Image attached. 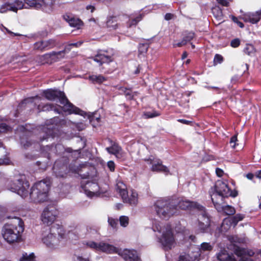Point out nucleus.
<instances>
[{
	"instance_id": "obj_1",
	"label": "nucleus",
	"mask_w": 261,
	"mask_h": 261,
	"mask_svg": "<svg viewBox=\"0 0 261 261\" xmlns=\"http://www.w3.org/2000/svg\"><path fill=\"white\" fill-rule=\"evenodd\" d=\"M24 230L23 222L15 217L13 223L5 224L2 229V235L6 241L11 244L18 241Z\"/></svg>"
},
{
	"instance_id": "obj_2",
	"label": "nucleus",
	"mask_w": 261,
	"mask_h": 261,
	"mask_svg": "<svg viewBox=\"0 0 261 261\" xmlns=\"http://www.w3.org/2000/svg\"><path fill=\"white\" fill-rule=\"evenodd\" d=\"M45 97L49 100L59 99L61 104L63 105V110L69 114L74 113L83 115L84 112L71 103L66 98L64 93L57 89H48L43 92Z\"/></svg>"
},
{
	"instance_id": "obj_3",
	"label": "nucleus",
	"mask_w": 261,
	"mask_h": 261,
	"mask_svg": "<svg viewBox=\"0 0 261 261\" xmlns=\"http://www.w3.org/2000/svg\"><path fill=\"white\" fill-rule=\"evenodd\" d=\"M152 230L161 234L159 237V241L165 250L171 249L174 247L175 241L170 225H163L160 222L155 221L153 224Z\"/></svg>"
},
{
	"instance_id": "obj_4",
	"label": "nucleus",
	"mask_w": 261,
	"mask_h": 261,
	"mask_svg": "<svg viewBox=\"0 0 261 261\" xmlns=\"http://www.w3.org/2000/svg\"><path fill=\"white\" fill-rule=\"evenodd\" d=\"M177 206L182 210L196 209L201 212L199 218V227L202 232L206 231L210 225V220L203 206L196 202L181 200L178 202Z\"/></svg>"
},
{
	"instance_id": "obj_5",
	"label": "nucleus",
	"mask_w": 261,
	"mask_h": 261,
	"mask_svg": "<svg viewBox=\"0 0 261 261\" xmlns=\"http://www.w3.org/2000/svg\"><path fill=\"white\" fill-rule=\"evenodd\" d=\"M58 237L51 232H45L42 233V241L47 247L50 249H56L65 245L67 241L65 230L62 227L57 230Z\"/></svg>"
},
{
	"instance_id": "obj_6",
	"label": "nucleus",
	"mask_w": 261,
	"mask_h": 261,
	"mask_svg": "<svg viewBox=\"0 0 261 261\" xmlns=\"http://www.w3.org/2000/svg\"><path fill=\"white\" fill-rule=\"evenodd\" d=\"M209 193L213 203L215 201H224L225 198L229 196L235 197L238 195L236 191L230 190L227 184L222 180H218L214 187L211 188Z\"/></svg>"
},
{
	"instance_id": "obj_7",
	"label": "nucleus",
	"mask_w": 261,
	"mask_h": 261,
	"mask_svg": "<svg viewBox=\"0 0 261 261\" xmlns=\"http://www.w3.org/2000/svg\"><path fill=\"white\" fill-rule=\"evenodd\" d=\"M154 207L157 215L163 219H169L177 212V205L169 200H158Z\"/></svg>"
},
{
	"instance_id": "obj_8",
	"label": "nucleus",
	"mask_w": 261,
	"mask_h": 261,
	"mask_svg": "<svg viewBox=\"0 0 261 261\" xmlns=\"http://www.w3.org/2000/svg\"><path fill=\"white\" fill-rule=\"evenodd\" d=\"M49 184L45 181L36 182L31 189L30 195L35 202H43L48 200Z\"/></svg>"
},
{
	"instance_id": "obj_9",
	"label": "nucleus",
	"mask_w": 261,
	"mask_h": 261,
	"mask_svg": "<svg viewBox=\"0 0 261 261\" xmlns=\"http://www.w3.org/2000/svg\"><path fill=\"white\" fill-rule=\"evenodd\" d=\"M116 189L123 202L132 206L137 205L138 202V195L136 191L132 189L128 191L126 186L122 181L117 182Z\"/></svg>"
},
{
	"instance_id": "obj_10",
	"label": "nucleus",
	"mask_w": 261,
	"mask_h": 261,
	"mask_svg": "<svg viewBox=\"0 0 261 261\" xmlns=\"http://www.w3.org/2000/svg\"><path fill=\"white\" fill-rule=\"evenodd\" d=\"M23 8L29 7L34 8L36 9H41L46 13L51 12L55 6V0H24Z\"/></svg>"
},
{
	"instance_id": "obj_11",
	"label": "nucleus",
	"mask_w": 261,
	"mask_h": 261,
	"mask_svg": "<svg viewBox=\"0 0 261 261\" xmlns=\"http://www.w3.org/2000/svg\"><path fill=\"white\" fill-rule=\"evenodd\" d=\"M7 188L9 190L17 193L24 198L29 194V185L28 181L22 182L21 180L17 179L10 182L7 186Z\"/></svg>"
},
{
	"instance_id": "obj_12",
	"label": "nucleus",
	"mask_w": 261,
	"mask_h": 261,
	"mask_svg": "<svg viewBox=\"0 0 261 261\" xmlns=\"http://www.w3.org/2000/svg\"><path fill=\"white\" fill-rule=\"evenodd\" d=\"M58 215V211L54 205H48L43 210L41 220L42 222L47 225L52 224L56 220Z\"/></svg>"
},
{
	"instance_id": "obj_13",
	"label": "nucleus",
	"mask_w": 261,
	"mask_h": 261,
	"mask_svg": "<svg viewBox=\"0 0 261 261\" xmlns=\"http://www.w3.org/2000/svg\"><path fill=\"white\" fill-rule=\"evenodd\" d=\"M99 186L97 183L87 181L85 184H81V192L84 193L88 197H92L97 195L99 192Z\"/></svg>"
},
{
	"instance_id": "obj_14",
	"label": "nucleus",
	"mask_w": 261,
	"mask_h": 261,
	"mask_svg": "<svg viewBox=\"0 0 261 261\" xmlns=\"http://www.w3.org/2000/svg\"><path fill=\"white\" fill-rule=\"evenodd\" d=\"M149 164L151 165V169L153 172H163L168 174L169 172L168 168L162 164V162L159 159H151L145 160Z\"/></svg>"
},
{
	"instance_id": "obj_15",
	"label": "nucleus",
	"mask_w": 261,
	"mask_h": 261,
	"mask_svg": "<svg viewBox=\"0 0 261 261\" xmlns=\"http://www.w3.org/2000/svg\"><path fill=\"white\" fill-rule=\"evenodd\" d=\"M24 4L22 1L15 0L14 3H6L0 7V13H4L8 11L17 12L18 10L23 9Z\"/></svg>"
},
{
	"instance_id": "obj_16",
	"label": "nucleus",
	"mask_w": 261,
	"mask_h": 261,
	"mask_svg": "<svg viewBox=\"0 0 261 261\" xmlns=\"http://www.w3.org/2000/svg\"><path fill=\"white\" fill-rule=\"evenodd\" d=\"M125 261H141L137 252L135 250L119 249L118 253Z\"/></svg>"
},
{
	"instance_id": "obj_17",
	"label": "nucleus",
	"mask_w": 261,
	"mask_h": 261,
	"mask_svg": "<svg viewBox=\"0 0 261 261\" xmlns=\"http://www.w3.org/2000/svg\"><path fill=\"white\" fill-rule=\"evenodd\" d=\"M223 201H216L213 203L215 207L219 212H223L227 215H233L236 213L235 208L229 205H224Z\"/></svg>"
},
{
	"instance_id": "obj_18",
	"label": "nucleus",
	"mask_w": 261,
	"mask_h": 261,
	"mask_svg": "<svg viewBox=\"0 0 261 261\" xmlns=\"http://www.w3.org/2000/svg\"><path fill=\"white\" fill-rule=\"evenodd\" d=\"M261 18V10L256 11L254 13L244 14L242 18L245 22H250L251 23H256L258 22Z\"/></svg>"
},
{
	"instance_id": "obj_19",
	"label": "nucleus",
	"mask_w": 261,
	"mask_h": 261,
	"mask_svg": "<svg viewBox=\"0 0 261 261\" xmlns=\"http://www.w3.org/2000/svg\"><path fill=\"white\" fill-rule=\"evenodd\" d=\"M55 45V41L50 39L35 43L34 44V48L40 50H45L53 48Z\"/></svg>"
},
{
	"instance_id": "obj_20",
	"label": "nucleus",
	"mask_w": 261,
	"mask_h": 261,
	"mask_svg": "<svg viewBox=\"0 0 261 261\" xmlns=\"http://www.w3.org/2000/svg\"><path fill=\"white\" fill-rule=\"evenodd\" d=\"M119 248L103 241L99 243V250L107 253H118Z\"/></svg>"
},
{
	"instance_id": "obj_21",
	"label": "nucleus",
	"mask_w": 261,
	"mask_h": 261,
	"mask_svg": "<svg viewBox=\"0 0 261 261\" xmlns=\"http://www.w3.org/2000/svg\"><path fill=\"white\" fill-rule=\"evenodd\" d=\"M107 51L103 53H98L94 58L93 60L95 62L98 63L99 65H101L104 63H109L113 61L112 56L106 54Z\"/></svg>"
},
{
	"instance_id": "obj_22",
	"label": "nucleus",
	"mask_w": 261,
	"mask_h": 261,
	"mask_svg": "<svg viewBox=\"0 0 261 261\" xmlns=\"http://www.w3.org/2000/svg\"><path fill=\"white\" fill-rule=\"evenodd\" d=\"M182 39L181 42L173 44V47H181L191 41L195 37V33L192 31H184L182 34Z\"/></svg>"
},
{
	"instance_id": "obj_23",
	"label": "nucleus",
	"mask_w": 261,
	"mask_h": 261,
	"mask_svg": "<svg viewBox=\"0 0 261 261\" xmlns=\"http://www.w3.org/2000/svg\"><path fill=\"white\" fill-rule=\"evenodd\" d=\"M64 20L67 21L70 26L79 29L83 25V22L79 18H74L71 15L66 14L63 16Z\"/></svg>"
},
{
	"instance_id": "obj_24",
	"label": "nucleus",
	"mask_w": 261,
	"mask_h": 261,
	"mask_svg": "<svg viewBox=\"0 0 261 261\" xmlns=\"http://www.w3.org/2000/svg\"><path fill=\"white\" fill-rule=\"evenodd\" d=\"M106 27L110 31H113L120 29L121 25L117 22L116 17L110 16L107 18Z\"/></svg>"
},
{
	"instance_id": "obj_25",
	"label": "nucleus",
	"mask_w": 261,
	"mask_h": 261,
	"mask_svg": "<svg viewBox=\"0 0 261 261\" xmlns=\"http://www.w3.org/2000/svg\"><path fill=\"white\" fill-rule=\"evenodd\" d=\"M106 150L109 153L115 155L117 158H120L123 156L121 147L116 143L112 144L111 147H107Z\"/></svg>"
},
{
	"instance_id": "obj_26",
	"label": "nucleus",
	"mask_w": 261,
	"mask_h": 261,
	"mask_svg": "<svg viewBox=\"0 0 261 261\" xmlns=\"http://www.w3.org/2000/svg\"><path fill=\"white\" fill-rule=\"evenodd\" d=\"M53 170L54 173L57 177H64L67 174V167L63 165L60 168H59L57 162L55 163L53 167Z\"/></svg>"
},
{
	"instance_id": "obj_27",
	"label": "nucleus",
	"mask_w": 261,
	"mask_h": 261,
	"mask_svg": "<svg viewBox=\"0 0 261 261\" xmlns=\"http://www.w3.org/2000/svg\"><path fill=\"white\" fill-rule=\"evenodd\" d=\"M199 256L200 254L198 252H196L193 255L185 254L180 255L178 261H199Z\"/></svg>"
},
{
	"instance_id": "obj_28",
	"label": "nucleus",
	"mask_w": 261,
	"mask_h": 261,
	"mask_svg": "<svg viewBox=\"0 0 261 261\" xmlns=\"http://www.w3.org/2000/svg\"><path fill=\"white\" fill-rule=\"evenodd\" d=\"M232 225H233V223L229 218L224 219L221 226V231L222 232L227 231L230 229Z\"/></svg>"
},
{
	"instance_id": "obj_29",
	"label": "nucleus",
	"mask_w": 261,
	"mask_h": 261,
	"mask_svg": "<svg viewBox=\"0 0 261 261\" xmlns=\"http://www.w3.org/2000/svg\"><path fill=\"white\" fill-rule=\"evenodd\" d=\"M121 89L124 90V95L126 98L128 99H133L135 96L138 95L137 92H132V90L130 89H127L126 88L121 87Z\"/></svg>"
},
{
	"instance_id": "obj_30",
	"label": "nucleus",
	"mask_w": 261,
	"mask_h": 261,
	"mask_svg": "<svg viewBox=\"0 0 261 261\" xmlns=\"http://www.w3.org/2000/svg\"><path fill=\"white\" fill-rule=\"evenodd\" d=\"M67 53V52L65 51V49L64 48V49L62 51L58 52L53 51L49 54V56L52 59L58 60L63 58L64 57L65 54Z\"/></svg>"
},
{
	"instance_id": "obj_31",
	"label": "nucleus",
	"mask_w": 261,
	"mask_h": 261,
	"mask_svg": "<svg viewBox=\"0 0 261 261\" xmlns=\"http://www.w3.org/2000/svg\"><path fill=\"white\" fill-rule=\"evenodd\" d=\"M142 17L143 16L141 14H139L135 17H131L127 22V25L129 27H131L133 25H136L142 19Z\"/></svg>"
},
{
	"instance_id": "obj_32",
	"label": "nucleus",
	"mask_w": 261,
	"mask_h": 261,
	"mask_svg": "<svg viewBox=\"0 0 261 261\" xmlns=\"http://www.w3.org/2000/svg\"><path fill=\"white\" fill-rule=\"evenodd\" d=\"M89 79L90 80H91L93 83H101L105 81L106 80V78L101 75H90L89 77Z\"/></svg>"
},
{
	"instance_id": "obj_33",
	"label": "nucleus",
	"mask_w": 261,
	"mask_h": 261,
	"mask_svg": "<svg viewBox=\"0 0 261 261\" xmlns=\"http://www.w3.org/2000/svg\"><path fill=\"white\" fill-rule=\"evenodd\" d=\"M148 44L146 43L140 44L138 47V56L140 58L141 56H144L145 54L147 53L148 48Z\"/></svg>"
},
{
	"instance_id": "obj_34",
	"label": "nucleus",
	"mask_w": 261,
	"mask_h": 261,
	"mask_svg": "<svg viewBox=\"0 0 261 261\" xmlns=\"http://www.w3.org/2000/svg\"><path fill=\"white\" fill-rule=\"evenodd\" d=\"M244 217V215L238 214L233 217L229 218V219L231 220V222H232L233 226H235L238 222L242 220Z\"/></svg>"
},
{
	"instance_id": "obj_35",
	"label": "nucleus",
	"mask_w": 261,
	"mask_h": 261,
	"mask_svg": "<svg viewBox=\"0 0 261 261\" xmlns=\"http://www.w3.org/2000/svg\"><path fill=\"white\" fill-rule=\"evenodd\" d=\"M38 109L39 111H50V110H55L56 109H54V106L51 104H46L44 106H42L41 105H39L38 106Z\"/></svg>"
},
{
	"instance_id": "obj_36",
	"label": "nucleus",
	"mask_w": 261,
	"mask_h": 261,
	"mask_svg": "<svg viewBox=\"0 0 261 261\" xmlns=\"http://www.w3.org/2000/svg\"><path fill=\"white\" fill-rule=\"evenodd\" d=\"M213 248V246L211 245L210 243L204 242L202 243L200 245V248L199 250L200 251H210L212 250Z\"/></svg>"
},
{
	"instance_id": "obj_37",
	"label": "nucleus",
	"mask_w": 261,
	"mask_h": 261,
	"mask_svg": "<svg viewBox=\"0 0 261 261\" xmlns=\"http://www.w3.org/2000/svg\"><path fill=\"white\" fill-rule=\"evenodd\" d=\"M83 43V41H80L75 43H69L65 47V51L68 53L71 50L72 47H78L80 46Z\"/></svg>"
},
{
	"instance_id": "obj_38",
	"label": "nucleus",
	"mask_w": 261,
	"mask_h": 261,
	"mask_svg": "<svg viewBox=\"0 0 261 261\" xmlns=\"http://www.w3.org/2000/svg\"><path fill=\"white\" fill-rule=\"evenodd\" d=\"M20 261H35V256L33 253L28 255L27 253L23 254L22 257L20 258Z\"/></svg>"
},
{
	"instance_id": "obj_39",
	"label": "nucleus",
	"mask_w": 261,
	"mask_h": 261,
	"mask_svg": "<svg viewBox=\"0 0 261 261\" xmlns=\"http://www.w3.org/2000/svg\"><path fill=\"white\" fill-rule=\"evenodd\" d=\"M160 115V113L156 111L147 112L144 114V116L146 118H151L157 117Z\"/></svg>"
},
{
	"instance_id": "obj_40",
	"label": "nucleus",
	"mask_w": 261,
	"mask_h": 261,
	"mask_svg": "<svg viewBox=\"0 0 261 261\" xmlns=\"http://www.w3.org/2000/svg\"><path fill=\"white\" fill-rule=\"evenodd\" d=\"M87 245L90 248L99 250V243H97L93 241H89L87 243Z\"/></svg>"
},
{
	"instance_id": "obj_41",
	"label": "nucleus",
	"mask_w": 261,
	"mask_h": 261,
	"mask_svg": "<svg viewBox=\"0 0 261 261\" xmlns=\"http://www.w3.org/2000/svg\"><path fill=\"white\" fill-rule=\"evenodd\" d=\"M119 221L121 225L122 226L125 227L128 224V218L126 216H121Z\"/></svg>"
},
{
	"instance_id": "obj_42",
	"label": "nucleus",
	"mask_w": 261,
	"mask_h": 261,
	"mask_svg": "<svg viewBox=\"0 0 261 261\" xmlns=\"http://www.w3.org/2000/svg\"><path fill=\"white\" fill-rule=\"evenodd\" d=\"M223 57L219 54H216L214 59V63L215 65L217 64H220L223 62Z\"/></svg>"
},
{
	"instance_id": "obj_43",
	"label": "nucleus",
	"mask_w": 261,
	"mask_h": 261,
	"mask_svg": "<svg viewBox=\"0 0 261 261\" xmlns=\"http://www.w3.org/2000/svg\"><path fill=\"white\" fill-rule=\"evenodd\" d=\"M108 222L109 225L113 228H115L117 225V221L113 218H109Z\"/></svg>"
},
{
	"instance_id": "obj_44",
	"label": "nucleus",
	"mask_w": 261,
	"mask_h": 261,
	"mask_svg": "<svg viewBox=\"0 0 261 261\" xmlns=\"http://www.w3.org/2000/svg\"><path fill=\"white\" fill-rule=\"evenodd\" d=\"M240 44V40L238 38L234 39L231 40L230 45L232 47H237Z\"/></svg>"
},
{
	"instance_id": "obj_45",
	"label": "nucleus",
	"mask_w": 261,
	"mask_h": 261,
	"mask_svg": "<svg viewBox=\"0 0 261 261\" xmlns=\"http://www.w3.org/2000/svg\"><path fill=\"white\" fill-rule=\"evenodd\" d=\"M231 19L232 20V21L236 23L240 28H244V24L238 20V18H237L236 17L234 16H231Z\"/></svg>"
},
{
	"instance_id": "obj_46",
	"label": "nucleus",
	"mask_w": 261,
	"mask_h": 261,
	"mask_svg": "<svg viewBox=\"0 0 261 261\" xmlns=\"http://www.w3.org/2000/svg\"><path fill=\"white\" fill-rule=\"evenodd\" d=\"M107 166L111 171H114L115 170V164L113 161H109L107 163Z\"/></svg>"
},
{
	"instance_id": "obj_47",
	"label": "nucleus",
	"mask_w": 261,
	"mask_h": 261,
	"mask_svg": "<svg viewBox=\"0 0 261 261\" xmlns=\"http://www.w3.org/2000/svg\"><path fill=\"white\" fill-rule=\"evenodd\" d=\"M21 144L24 146V148H27L31 145L30 141L24 140L23 139H21Z\"/></svg>"
},
{
	"instance_id": "obj_48",
	"label": "nucleus",
	"mask_w": 261,
	"mask_h": 261,
	"mask_svg": "<svg viewBox=\"0 0 261 261\" xmlns=\"http://www.w3.org/2000/svg\"><path fill=\"white\" fill-rule=\"evenodd\" d=\"M9 127L5 123L0 124V133L8 130Z\"/></svg>"
},
{
	"instance_id": "obj_49",
	"label": "nucleus",
	"mask_w": 261,
	"mask_h": 261,
	"mask_svg": "<svg viewBox=\"0 0 261 261\" xmlns=\"http://www.w3.org/2000/svg\"><path fill=\"white\" fill-rule=\"evenodd\" d=\"M237 141V136H233L230 140V143L232 144V147L233 148H235L236 146V142Z\"/></svg>"
},
{
	"instance_id": "obj_50",
	"label": "nucleus",
	"mask_w": 261,
	"mask_h": 261,
	"mask_svg": "<svg viewBox=\"0 0 261 261\" xmlns=\"http://www.w3.org/2000/svg\"><path fill=\"white\" fill-rule=\"evenodd\" d=\"M35 99H40V97L38 96H36V97L26 99L23 101L22 103H25V104L29 103L30 102H32L33 100H34Z\"/></svg>"
},
{
	"instance_id": "obj_51",
	"label": "nucleus",
	"mask_w": 261,
	"mask_h": 261,
	"mask_svg": "<svg viewBox=\"0 0 261 261\" xmlns=\"http://www.w3.org/2000/svg\"><path fill=\"white\" fill-rule=\"evenodd\" d=\"M174 17V15L172 13H166L165 15L164 18L166 20H170Z\"/></svg>"
},
{
	"instance_id": "obj_52",
	"label": "nucleus",
	"mask_w": 261,
	"mask_h": 261,
	"mask_svg": "<svg viewBox=\"0 0 261 261\" xmlns=\"http://www.w3.org/2000/svg\"><path fill=\"white\" fill-rule=\"evenodd\" d=\"M217 1L223 6H227L229 4L228 0H217Z\"/></svg>"
},
{
	"instance_id": "obj_53",
	"label": "nucleus",
	"mask_w": 261,
	"mask_h": 261,
	"mask_svg": "<svg viewBox=\"0 0 261 261\" xmlns=\"http://www.w3.org/2000/svg\"><path fill=\"white\" fill-rule=\"evenodd\" d=\"M216 173L219 177H221L223 174V170L219 168H216Z\"/></svg>"
},
{
	"instance_id": "obj_54",
	"label": "nucleus",
	"mask_w": 261,
	"mask_h": 261,
	"mask_svg": "<svg viewBox=\"0 0 261 261\" xmlns=\"http://www.w3.org/2000/svg\"><path fill=\"white\" fill-rule=\"evenodd\" d=\"M239 80V76L238 75H235L231 77V82L232 84H235Z\"/></svg>"
},
{
	"instance_id": "obj_55",
	"label": "nucleus",
	"mask_w": 261,
	"mask_h": 261,
	"mask_svg": "<svg viewBox=\"0 0 261 261\" xmlns=\"http://www.w3.org/2000/svg\"><path fill=\"white\" fill-rule=\"evenodd\" d=\"M254 176L255 175L252 173H249L245 175V176L249 180H252Z\"/></svg>"
},
{
	"instance_id": "obj_56",
	"label": "nucleus",
	"mask_w": 261,
	"mask_h": 261,
	"mask_svg": "<svg viewBox=\"0 0 261 261\" xmlns=\"http://www.w3.org/2000/svg\"><path fill=\"white\" fill-rule=\"evenodd\" d=\"M215 11H218V16H220L222 15V11L219 8H215L213 9V13H215Z\"/></svg>"
},
{
	"instance_id": "obj_57",
	"label": "nucleus",
	"mask_w": 261,
	"mask_h": 261,
	"mask_svg": "<svg viewBox=\"0 0 261 261\" xmlns=\"http://www.w3.org/2000/svg\"><path fill=\"white\" fill-rule=\"evenodd\" d=\"M88 10H90L91 12H93L95 10V7L92 5H88L86 7Z\"/></svg>"
},
{
	"instance_id": "obj_58",
	"label": "nucleus",
	"mask_w": 261,
	"mask_h": 261,
	"mask_svg": "<svg viewBox=\"0 0 261 261\" xmlns=\"http://www.w3.org/2000/svg\"><path fill=\"white\" fill-rule=\"evenodd\" d=\"M177 121L178 122H180L183 123V124H189L190 123V121L185 120V119H178Z\"/></svg>"
},
{
	"instance_id": "obj_59",
	"label": "nucleus",
	"mask_w": 261,
	"mask_h": 261,
	"mask_svg": "<svg viewBox=\"0 0 261 261\" xmlns=\"http://www.w3.org/2000/svg\"><path fill=\"white\" fill-rule=\"evenodd\" d=\"M90 119L91 122L94 121L95 119L98 122L100 120V118L99 117H96L95 116H92L91 117H90Z\"/></svg>"
},
{
	"instance_id": "obj_60",
	"label": "nucleus",
	"mask_w": 261,
	"mask_h": 261,
	"mask_svg": "<svg viewBox=\"0 0 261 261\" xmlns=\"http://www.w3.org/2000/svg\"><path fill=\"white\" fill-rule=\"evenodd\" d=\"M255 175L257 178L261 179V170L257 171L255 173Z\"/></svg>"
},
{
	"instance_id": "obj_61",
	"label": "nucleus",
	"mask_w": 261,
	"mask_h": 261,
	"mask_svg": "<svg viewBox=\"0 0 261 261\" xmlns=\"http://www.w3.org/2000/svg\"><path fill=\"white\" fill-rule=\"evenodd\" d=\"M49 132H50V130ZM51 135V133L50 132H49L48 133H46V136L45 137L43 136V138L41 139V141H43V140L47 139Z\"/></svg>"
},
{
	"instance_id": "obj_62",
	"label": "nucleus",
	"mask_w": 261,
	"mask_h": 261,
	"mask_svg": "<svg viewBox=\"0 0 261 261\" xmlns=\"http://www.w3.org/2000/svg\"><path fill=\"white\" fill-rule=\"evenodd\" d=\"M8 160L6 161L4 160L0 159V165L7 164Z\"/></svg>"
},
{
	"instance_id": "obj_63",
	"label": "nucleus",
	"mask_w": 261,
	"mask_h": 261,
	"mask_svg": "<svg viewBox=\"0 0 261 261\" xmlns=\"http://www.w3.org/2000/svg\"><path fill=\"white\" fill-rule=\"evenodd\" d=\"M188 56V54L186 51H185L183 53L182 55V57H181V59L182 60L185 59V58H186Z\"/></svg>"
},
{
	"instance_id": "obj_64",
	"label": "nucleus",
	"mask_w": 261,
	"mask_h": 261,
	"mask_svg": "<svg viewBox=\"0 0 261 261\" xmlns=\"http://www.w3.org/2000/svg\"><path fill=\"white\" fill-rule=\"evenodd\" d=\"M77 259L78 261H89L88 260H87L86 259H85V258H83L82 257H81V256H78L77 257Z\"/></svg>"
}]
</instances>
